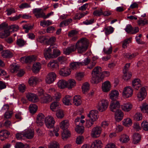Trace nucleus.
Masks as SVG:
<instances>
[{
	"instance_id": "1",
	"label": "nucleus",
	"mask_w": 148,
	"mask_h": 148,
	"mask_svg": "<svg viewBox=\"0 0 148 148\" xmlns=\"http://www.w3.org/2000/svg\"><path fill=\"white\" fill-rule=\"evenodd\" d=\"M89 42L86 38H82L78 40L75 46L72 45L66 49H63L64 53L69 55L71 52L74 51L77 48L78 52L82 53L85 51L88 47Z\"/></svg>"
},
{
	"instance_id": "2",
	"label": "nucleus",
	"mask_w": 148,
	"mask_h": 148,
	"mask_svg": "<svg viewBox=\"0 0 148 148\" xmlns=\"http://www.w3.org/2000/svg\"><path fill=\"white\" fill-rule=\"evenodd\" d=\"M98 112L96 110H92L89 112L87 114V116L89 119L86 121L85 125L86 127H90L93 125L94 122L97 120L99 117Z\"/></svg>"
},
{
	"instance_id": "3",
	"label": "nucleus",
	"mask_w": 148,
	"mask_h": 148,
	"mask_svg": "<svg viewBox=\"0 0 148 148\" xmlns=\"http://www.w3.org/2000/svg\"><path fill=\"white\" fill-rule=\"evenodd\" d=\"M101 71V68L100 66H96L93 70L91 73V82L92 83L97 84L100 81Z\"/></svg>"
},
{
	"instance_id": "4",
	"label": "nucleus",
	"mask_w": 148,
	"mask_h": 148,
	"mask_svg": "<svg viewBox=\"0 0 148 148\" xmlns=\"http://www.w3.org/2000/svg\"><path fill=\"white\" fill-rule=\"evenodd\" d=\"M109 104L108 100L106 99H101L98 102L97 106V110L101 112L106 111L107 109Z\"/></svg>"
},
{
	"instance_id": "5",
	"label": "nucleus",
	"mask_w": 148,
	"mask_h": 148,
	"mask_svg": "<svg viewBox=\"0 0 148 148\" xmlns=\"http://www.w3.org/2000/svg\"><path fill=\"white\" fill-rule=\"evenodd\" d=\"M133 90L130 86L124 87L122 91V96L124 98H127L131 97L133 94Z\"/></svg>"
},
{
	"instance_id": "6",
	"label": "nucleus",
	"mask_w": 148,
	"mask_h": 148,
	"mask_svg": "<svg viewBox=\"0 0 148 148\" xmlns=\"http://www.w3.org/2000/svg\"><path fill=\"white\" fill-rule=\"evenodd\" d=\"M55 121L54 118L51 116H47L45 119V124L46 127L49 128H51L54 126Z\"/></svg>"
},
{
	"instance_id": "7",
	"label": "nucleus",
	"mask_w": 148,
	"mask_h": 148,
	"mask_svg": "<svg viewBox=\"0 0 148 148\" xmlns=\"http://www.w3.org/2000/svg\"><path fill=\"white\" fill-rule=\"evenodd\" d=\"M26 97L29 101L33 103H36L39 101L37 95L35 93L28 92L26 93Z\"/></svg>"
},
{
	"instance_id": "8",
	"label": "nucleus",
	"mask_w": 148,
	"mask_h": 148,
	"mask_svg": "<svg viewBox=\"0 0 148 148\" xmlns=\"http://www.w3.org/2000/svg\"><path fill=\"white\" fill-rule=\"evenodd\" d=\"M101 132V128L100 126H97L92 129L91 135L93 138L98 137L100 136Z\"/></svg>"
},
{
	"instance_id": "9",
	"label": "nucleus",
	"mask_w": 148,
	"mask_h": 148,
	"mask_svg": "<svg viewBox=\"0 0 148 148\" xmlns=\"http://www.w3.org/2000/svg\"><path fill=\"white\" fill-rule=\"evenodd\" d=\"M56 75L53 72L49 73L47 76L45 81L46 83L50 84L53 83L56 78Z\"/></svg>"
},
{
	"instance_id": "10",
	"label": "nucleus",
	"mask_w": 148,
	"mask_h": 148,
	"mask_svg": "<svg viewBox=\"0 0 148 148\" xmlns=\"http://www.w3.org/2000/svg\"><path fill=\"white\" fill-rule=\"evenodd\" d=\"M23 131L24 137L27 139H31L34 137V131L33 129L28 128Z\"/></svg>"
},
{
	"instance_id": "11",
	"label": "nucleus",
	"mask_w": 148,
	"mask_h": 148,
	"mask_svg": "<svg viewBox=\"0 0 148 148\" xmlns=\"http://www.w3.org/2000/svg\"><path fill=\"white\" fill-rule=\"evenodd\" d=\"M53 48V46L51 45L44 49V56L46 59L52 58Z\"/></svg>"
},
{
	"instance_id": "12",
	"label": "nucleus",
	"mask_w": 148,
	"mask_h": 148,
	"mask_svg": "<svg viewBox=\"0 0 148 148\" xmlns=\"http://www.w3.org/2000/svg\"><path fill=\"white\" fill-rule=\"evenodd\" d=\"M48 68L52 70H58L59 64L56 60H52L50 61L47 64Z\"/></svg>"
},
{
	"instance_id": "13",
	"label": "nucleus",
	"mask_w": 148,
	"mask_h": 148,
	"mask_svg": "<svg viewBox=\"0 0 148 148\" xmlns=\"http://www.w3.org/2000/svg\"><path fill=\"white\" fill-rule=\"evenodd\" d=\"M147 95V93L145 88L144 87H142L137 94V99L139 101H142L145 98Z\"/></svg>"
},
{
	"instance_id": "14",
	"label": "nucleus",
	"mask_w": 148,
	"mask_h": 148,
	"mask_svg": "<svg viewBox=\"0 0 148 148\" xmlns=\"http://www.w3.org/2000/svg\"><path fill=\"white\" fill-rule=\"evenodd\" d=\"M33 12L37 18H42L44 19L45 13L40 8H36L33 10Z\"/></svg>"
},
{
	"instance_id": "15",
	"label": "nucleus",
	"mask_w": 148,
	"mask_h": 148,
	"mask_svg": "<svg viewBox=\"0 0 148 148\" xmlns=\"http://www.w3.org/2000/svg\"><path fill=\"white\" fill-rule=\"evenodd\" d=\"M71 72V69L65 66L61 68L60 70L59 74L63 77H66L69 75Z\"/></svg>"
},
{
	"instance_id": "16",
	"label": "nucleus",
	"mask_w": 148,
	"mask_h": 148,
	"mask_svg": "<svg viewBox=\"0 0 148 148\" xmlns=\"http://www.w3.org/2000/svg\"><path fill=\"white\" fill-rule=\"evenodd\" d=\"M42 81V80L40 78L32 77L29 79L28 81V83L30 86H34L37 84Z\"/></svg>"
},
{
	"instance_id": "17",
	"label": "nucleus",
	"mask_w": 148,
	"mask_h": 148,
	"mask_svg": "<svg viewBox=\"0 0 148 148\" xmlns=\"http://www.w3.org/2000/svg\"><path fill=\"white\" fill-rule=\"evenodd\" d=\"M121 109L124 111L128 112L130 111L133 108V105L130 102L124 103L121 106Z\"/></svg>"
},
{
	"instance_id": "18",
	"label": "nucleus",
	"mask_w": 148,
	"mask_h": 148,
	"mask_svg": "<svg viewBox=\"0 0 148 148\" xmlns=\"http://www.w3.org/2000/svg\"><path fill=\"white\" fill-rule=\"evenodd\" d=\"M132 84L133 88L136 90L140 88L142 86V82L140 79L138 78L134 79L132 81Z\"/></svg>"
},
{
	"instance_id": "19",
	"label": "nucleus",
	"mask_w": 148,
	"mask_h": 148,
	"mask_svg": "<svg viewBox=\"0 0 148 148\" xmlns=\"http://www.w3.org/2000/svg\"><path fill=\"white\" fill-rule=\"evenodd\" d=\"M114 116L116 121H120L123 118L124 113L121 110L119 109H117L115 112Z\"/></svg>"
},
{
	"instance_id": "20",
	"label": "nucleus",
	"mask_w": 148,
	"mask_h": 148,
	"mask_svg": "<svg viewBox=\"0 0 148 148\" xmlns=\"http://www.w3.org/2000/svg\"><path fill=\"white\" fill-rule=\"evenodd\" d=\"M52 99L51 96L45 94L40 97L39 100L41 103H46L52 100Z\"/></svg>"
},
{
	"instance_id": "21",
	"label": "nucleus",
	"mask_w": 148,
	"mask_h": 148,
	"mask_svg": "<svg viewBox=\"0 0 148 148\" xmlns=\"http://www.w3.org/2000/svg\"><path fill=\"white\" fill-rule=\"evenodd\" d=\"M45 118L44 115L42 113H40L37 115L36 118V123L37 125L42 126L44 124V120Z\"/></svg>"
},
{
	"instance_id": "22",
	"label": "nucleus",
	"mask_w": 148,
	"mask_h": 148,
	"mask_svg": "<svg viewBox=\"0 0 148 148\" xmlns=\"http://www.w3.org/2000/svg\"><path fill=\"white\" fill-rule=\"evenodd\" d=\"M36 60L35 57L34 56H29L27 57H21L20 59L22 63L30 62L33 61H34Z\"/></svg>"
},
{
	"instance_id": "23",
	"label": "nucleus",
	"mask_w": 148,
	"mask_h": 148,
	"mask_svg": "<svg viewBox=\"0 0 148 148\" xmlns=\"http://www.w3.org/2000/svg\"><path fill=\"white\" fill-rule=\"evenodd\" d=\"M120 104L119 101H112L110 106V108L112 111L114 112L116 109L120 108Z\"/></svg>"
},
{
	"instance_id": "24",
	"label": "nucleus",
	"mask_w": 148,
	"mask_h": 148,
	"mask_svg": "<svg viewBox=\"0 0 148 148\" xmlns=\"http://www.w3.org/2000/svg\"><path fill=\"white\" fill-rule=\"evenodd\" d=\"M111 87V86L110 82L108 81H106L102 84V89L103 92H108L110 90Z\"/></svg>"
},
{
	"instance_id": "25",
	"label": "nucleus",
	"mask_w": 148,
	"mask_h": 148,
	"mask_svg": "<svg viewBox=\"0 0 148 148\" xmlns=\"http://www.w3.org/2000/svg\"><path fill=\"white\" fill-rule=\"evenodd\" d=\"M66 88L69 89H71L76 85V81L73 79H70L66 81Z\"/></svg>"
},
{
	"instance_id": "26",
	"label": "nucleus",
	"mask_w": 148,
	"mask_h": 148,
	"mask_svg": "<svg viewBox=\"0 0 148 148\" xmlns=\"http://www.w3.org/2000/svg\"><path fill=\"white\" fill-rule=\"evenodd\" d=\"M66 81L64 79L59 80L57 82L56 85L60 89H64L66 88Z\"/></svg>"
},
{
	"instance_id": "27",
	"label": "nucleus",
	"mask_w": 148,
	"mask_h": 148,
	"mask_svg": "<svg viewBox=\"0 0 148 148\" xmlns=\"http://www.w3.org/2000/svg\"><path fill=\"white\" fill-rule=\"evenodd\" d=\"M103 145L102 141L99 140H96L93 141L91 145L92 148H101Z\"/></svg>"
},
{
	"instance_id": "28",
	"label": "nucleus",
	"mask_w": 148,
	"mask_h": 148,
	"mask_svg": "<svg viewBox=\"0 0 148 148\" xmlns=\"http://www.w3.org/2000/svg\"><path fill=\"white\" fill-rule=\"evenodd\" d=\"M119 94L118 90H112L109 94L110 98L112 100H115L119 97Z\"/></svg>"
},
{
	"instance_id": "29",
	"label": "nucleus",
	"mask_w": 148,
	"mask_h": 148,
	"mask_svg": "<svg viewBox=\"0 0 148 148\" xmlns=\"http://www.w3.org/2000/svg\"><path fill=\"white\" fill-rule=\"evenodd\" d=\"M1 55L3 58H10L12 57L13 54L10 51L5 50L1 52Z\"/></svg>"
},
{
	"instance_id": "30",
	"label": "nucleus",
	"mask_w": 148,
	"mask_h": 148,
	"mask_svg": "<svg viewBox=\"0 0 148 148\" xmlns=\"http://www.w3.org/2000/svg\"><path fill=\"white\" fill-rule=\"evenodd\" d=\"M69 121L67 120L62 121L60 124V128L63 130H68L67 129L69 127Z\"/></svg>"
},
{
	"instance_id": "31",
	"label": "nucleus",
	"mask_w": 148,
	"mask_h": 148,
	"mask_svg": "<svg viewBox=\"0 0 148 148\" xmlns=\"http://www.w3.org/2000/svg\"><path fill=\"white\" fill-rule=\"evenodd\" d=\"M85 118L84 115H82L80 117H78L75 120V125H82L84 123L85 121L83 119Z\"/></svg>"
},
{
	"instance_id": "32",
	"label": "nucleus",
	"mask_w": 148,
	"mask_h": 148,
	"mask_svg": "<svg viewBox=\"0 0 148 148\" xmlns=\"http://www.w3.org/2000/svg\"><path fill=\"white\" fill-rule=\"evenodd\" d=\"M78 33V32L77 30H73L70 31L68 34V36L69 37H73L72 40H75L77 39V36H75Z\"/></svg>"
},
{
	"instance_id": "33",
	"label": "nucleus",
	"mask_w": 148,
	"mask_h": 148,
	"mask_svg": "<svg viewBox=\"0 0 148 148\" xmlns=\"http://www.w3.org/2000/svg\"><path fill=\"white\" fill-rule=\"evenodd\" d=\"M82 102V100L79 95H77L74 97L73 102L75 105L76 106H79L81 104Z\"/></svg>"
},
{
	"instance_id": "34",
	"label": "nucleus",
	"mask_w": 148,
	"mask_h": 148,
	"mask_svg": "<svg viewBox=\"0 0 148 148\" xmlns=\"http://www.w3.org/2000/svg\"><path fill=\"white\" fill-rule=\"evenodd\" d=\"M123 124L125 127H129L132 124L131 119L129 117L124 119L122 121Z\"/></svg>"
},
{
	"instance_id": "35",
	"label": "nucleus",
	"mask_w": 148,
	"mask_h": 148,
	"mask_svg": "<svg viewBox=\"0 0 148 148\" xmlns=\"http://www.w3.org/2000/svg\"><path fill=\"white\" fill-rule=\"evenodd\" d=\"M41 68L40 64L39 62L34 64L32 68L33 71L35 73H38Z\"/></svg>"
},
{
	"instance_id": "36",
	"label": "nucleus",
	"mask_w": 148,
	"mask_h": 148,
	"mask_svg": "<svg viewBox=\"0 0 148 148\" xmlns=\"http://www.w3.org/2000/svg\"><path fill=\"white\" fill-rule=\"evenodd\" d=\"M70 133L68 130H63L62 133V138L64 140H66L67 138L70 137Z\"/></svg>"
},
{
	"instance_id": "37",
	"label": "nucleus",
	"mask_w": 148,
	"mask_h": 148,
	"mask_svg": "<svg viewBox=\"0 0 148 148\" xmlns=\"http://www.w3.org/2000/svg\"><path fill=\"white\" fill-rule=\"evenodd\" d=\"M34 92L36 93L37 95L40 97L45 94L43 89L40 88H34Z\"/></svg>"
},
{
	"instance_id": "38",
	"label": "nucleus",
	"mask_w": 148,
	"mask_h": 148,
	"mask_svg": "<svg viewBox=\"0 0 148 148\" xmlns=\"http://www.w3.org/2000/svg\"><path fill=\"white\" fill-rule=\"evenodd\" d=\"M81 62H75L72 63L70 64V67L73 70H74L78 69L79 67L81 66Z\"/></svg>"
},
{
	"instance_id": "39",
	"label": "nucleus",
	"mask_w": 148,
	"mask_h": 148,
	"mask_svg": "<svg viewBox=\"0 0 148 148\" xmlns=\"http://www.w3.org/2000/svg\"><path fill=\"white\" fill-rule=\"evenodd\" d=\"M138 55V53H134L131 54L129 53H124L123 54L124 57L128 59H132Z\"/></svg>"
},
{
	"instance_id": "40",
	"label": "nucleus",
	"mask_w": 148,
	"mask_h": 148,
	"mask_svg": "<svg viewBox=\"0 0 148 148\" xmlns=\"http://www.w3.org/2000/svg\"><path fill=\"white\" fill-rule=\"evenodd\" d=\"M141 138V136L139 134H134L133 136V143L134 144L138 143L140 141Z\"/></svg>"
},
{
	"instance_id": "41",
	"label": "nucleus",
	"mask_w": 148,
	"mask_h": 148,
	"mask_svg": "<svg viewBox=\"0 0 148 148\" xmlns=\"http://www.w3.org/2000/svg\"><path fill=\"white\" fill-rule=\"evenodd\" d=\"M120 141L122 143L127 142L130 140L129 136L125 134L121 135L120 136Z\"/></svg>"
},
{
	"instance_id": "42",
	"label": "nucleus",
	"mask_w": 148,
	"mask_h": 148,
	"mask_svg": "<svg viewBox=\"0 0 148 148\" xmlns=\"http://www.w3.org/2000/svg\"><path fill=\"white\" fill-rule=\"evenodd\" d=\"M59 105L60 104L58 102H53L51 104L50 109L53 111H55L57 109H59Z\"/></svg>"
},
{
	"instance_id": "43",
	"label": "nucleus",
	"mask_w": 148,
	"mask_h": 148,
	"mask_svg": "<svg viewBox=\"0 0 148 148\" xmlns=\"http://www.w3.org/2000/svg\"><path fill=\"white\" fill-rule=\"evenodd\" d=\"M10 133L6 130H2L0 132V140L3 141L5 140Z\"/></svg>"
},
{
	"instance_id": "44",
	"label": "nucleus",
	"mask_w": 148,
	"mask_h": 148,
	"mask_svg": "<svg viewBox=\"0 0 148 148\" xmlns=\"http://www.w3.org/2000/svg\"><path fill=\"white\" fill-rule=\"evenodd\" d=\"M71 100V97L69 95H66L62 99L63 103L65 105H69L71 104L70 101Z\"/></svg>"
},
{
	"instance_id": "45",
	"label": "nucleus",
	"mask_w": 148,
	"mask_h": 148,
	"mask_svg": "<svg viewBox=\"0 0 148 148\" xmlns=\"http://www.w3.org/2000/svg\"><path fill=\"white\" fill-rule=\"evenodd\" d=\"M19 66L16 64L14 63L11 65L10 67V72L13 73L17 72L19 69Z\"/></svg>"
},
{
	"instance_id": "46",
	"label": "nucleus",
	"mask_w": 148,
	"mask_h": 148,
	"mask_svg": "<svg viewBox=\"0 0 148 148\" xmlns=\"http://www.w3.org/2000/svg\"><path fill=\"white\" fill-rule=\"evenodd\" d=\"M56 115L58 118L61 119L63 118L64 114L62 110L59 109L56 110Z\"/></svg>"
},
{
	"instance_id": "47",
	"label": "nucleus",
	"mask_w": 148,
	"mask_h": 148,
	"mask_svg": "<svg viewBox=\"0 0 148 148\" xmlns=\"http://www.w3.org/2000/svg\"><path fill=\"white\" fill-rule=\"evenodd\" d=\"M58 63L61 64H64L67 62V58L64 56H60L58 57L56 60Z\"/></svg>"
},
{
	"instance_id": "48",
	"label": "nucleus",
	"mask_w": 148,
	"mask_h": 148,
	"mask_svg": "<svg viewBox=\"0 0 148 148\" xmlns=\"http://www.w3.org/2000/svg\"><path fill=\"white\" fill-rule=\"evenodd\" d=\"M52 24V22L49 20H43L40 22V25L43 27H47Z\"/></svg>"
},
{
	"instance_id": "49",
	"label": "nucleus",
	"mask_w": 148,
	"mask_h": 148,
	"mask_svg": "<svg viewBox=\"0 0 148 148\" xmlns=\"http://www.w3.org/2000/svg\"><path fill=\"white\" fill-rule=\"evenodd\" d=\"M10 34V31L8 29L4 30L3 32H0V38H5L8 36Z\"/></svg>"
},
{
	"instance_id": "50",
	"label": "nucleus",
	"mask_w": 148,
	"mask_h": 148,
	"mask_svg": "<svg viewBox=\"0 0 148 148\" xmlns=\"http://www.w3.org/2000/svg\"><path fill=\"white\" fill-rule=\"evenodd\" d=\"M51 96L53 98L52 100L58 101L61 97V94L59 92H56Z\"/></svg>"
},
{
	"instance_id": "51",
	"label": "nucleus",
	"mask_w": 148,
	"mask_h": 148,
	"mask_svg": "<svg viewBox=\"0 0 148 148\" xmlns=\"http://www.w3.org/2000/svg\"><path fill=\"white\" fill-rule=\"evenodd\" d=\"M59 128L57 127L55 128L53 131H50L49 132V134L51 136H54V135L56 137H58L59 135L58 132L59 130Z\"/></svg>"
},
{
	"instance_id": "52",
	"label": "nucleus",
	"mask_w": 148,
	"mask_h": 148,
	"mask_svg": "<svg viewBox=\"0 0 148 148\" xmlns=\"http://www.w3.org/2000/svg\"><path fill=\"white\" fill-rule=\"evenodd\" d=\"M76 127L75 128V131L79 134L83 133L84 131V127L82 125H76Z\"/></svg>"
},
{
	"instance_id": "53",
	"label": "nucleus",
	"mask_w": 148,
	"mask_h": 148,
	"mask_svg": "<svg viewBox=\"0 0 148 148\" xmlns=\"http://www.w3.org/2000/svg\"><path fill=\"white\" fill-rule=\"evenodd\" d=\"M82 92L85 93L87 92L89 89V85L87 82H85L84 83L82 86Z\"/></svg>"
},
{
	"instance_id": "54",
	"label": "nucleus",
	"mask_w": 148,
	"mask_h": 148,
	"mask_svg": "<svg viewBox=\"0 0 148 148\" xmlns=\"http://www.w3.org/2000/svg\"><path fill=\"white\" fill-rule=\"evenodd\" d=\"M15 148H29V145L27 144L23 145L21 142L17 143L16 144Z\"/></svg>"
},
{
	"instance_id": "55",
	"label": "nucleus",
	"mask_w": 148,
	"mask_h": 148,
	"mask_svg": "<svg viewBox=\"0 0 148 148\" xmlns=\"http://www.w3.org/2000/svg\"><path fill=\"white\" fill-rule=\"evenodd\" d=\"M33 25H31L29 24H26L23 25V27L25 29V32L27 33L29 31L33 28Z\"/></svg>"
},
{
	"instance_id": "56",
	"label": "nucleus",
	"mask_w": 148,
	"mask_h": 148,
	"mask_svg": "<svg viewBox=\"0 0 148 148\" xmlns=\"http://www.w3.org/2000/svg\"><path fill=\"white\" fill-rule=\"evenodd\" d=\"M72 21V19L69 18L61 22L60 24V27H63L68 25Z\"/></svg>"
},
{
	"instance_id": "57",
	"label": "nucleus",
	"mask_w": 148,
	"mask_h": 148,
	"mask_svg": "<svg viewBox=\"0 0 148 148\" xmlns=\"http://www.w3.org/2000/svg\"><path fill=\"white\" fill-rule=\"evenodd\" d=\"M84 76V74L83 72H77L75 74V78L78 81L82 80Z\"/></svg>"
},
{
	"instance_id": "58",
	"label": "nucleus",
	"mask_w": 148,
	"mask_h": 148,
	"mask_svg": "<svg viewBox=\"0 0 148 148\" xmlns=\"http://www.w3.org/2000/svg\"><path fill=\"white\" fill-rule=\"evenodd\" d=\"M60 51L58 49L53 48L52 58H55L60 55Z\"/></svg>"
},
{
	"instance_id": "59",
	"label": "nucleus",
	"mask_w": 148,
	"mask_h": 148,
	"mask_svg": "<svg viewBox=\"0 0 148 148\" xmlns=\"http://www.w3.org/2000/svg\"><path fill=\"white\" fill-rule=\"evenodd\" d=\"M141 111L144 113L148 114V104L146 103H143L140 107Z\"/></svg>"
},
{
	"instance_id": "60",
	"label": "nucleus",
	"mask_w": 148,
	"mask_h": 148,
	"mask_svg": "<svg viewBox=\"0 0 148 148\" xmlns=\"http://www.w3.org/2000/svg\"><path fill=\"white\" fill-rule=\"evenodd\" d=\"M37 106L35 104L30 105L29 106V110L30 112L33 114L35 113L37 110Z\"/></svg>"
},
{
	"instance_id": "61",
	"label": "nucleus",
	"mask_w": 148,
	"mask_h": 148,
	"mask_svg": "<svg viewBox=\"0 0 148 148\" xmlns=\"http://www.w3.org/2000/svg\"><path fill=\"white\" fill-rule=\"evenodd\" d=\"M49 148H59V144L56 141L51 142L49 145Z\"/></svg>"
},
{
	"instance_id": "62",
	"label": "nucleus",
	"mask_w": 148,
	"mask_h": 148,
	"mask_svg": "<svg viewBox=\"0 0 148 148\" xmlns=\"http://www.w3.org/2000/svg\"><path fill=\"white\" fill-rule=\"evenodd\" d=\"M16 12L15 9L13 8H8L5 11L6 12L7 15L8 16H10L13 13H15Z\"/></svg>"
},
{
	"instance_id": "63",
	"label": "nucleus",
	"mask_w": 148,
	"mask_h": 148,
	"mask_svg": "<svg viewBox=\"0 0 148 148\" xmlns=\"http://www.w3.org/2000/svg\"><path fill=\"white\" fill-rule=\"evenodd\" d=\"M105 33L106 34L108 35L112 33L114 31V28L111 27H108L105 28Z\"/></svg>"
},
{
	"instance_id": "64",
	"label": "nucleus",
	"mask_w": 148,
	"mask_h": 148,
	"mask_svg": "<svg viewBox=\"0 0 148 148\" xmlns=\"http://www.w3.org/2000/svg\"><path fill=\"white\" fill-rule=\"evenodd\" d=\"M141 126L144 130H148V122L146 121H143L141 123Z\"/></svg>"
}]
</instances>
